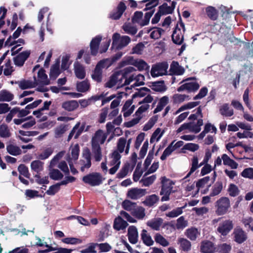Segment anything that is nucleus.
Segmentation results:
<instances>
[{"instance_id":"1","label":"nucleus","mask_w":253,"mask_h":253,"mask_svg":"<svg viewBox=\"0 0 253 253\" xmlns=\"http://www.w3.org/2000/svg\"><path fill=\"white\" fill-rule=\"evenodd\" d=\"M82 157L84 158H101L102 152L100 146L98 142L92 140L91 142V151L87 147H84L82 151Z\"/></svg>"},{"instance_id":"2","label":"nucleus","mask_w":253,"mask_h":253,"mask_svg":"<svg viewBox=\"0 0 253 253\" xmlns=\"http://www.w3.org/2000/svg\"><path fill=\"white\" fill-rule=\"evenodd\" d=\"M162 188L160 191V195H163L161 201L162 202L168 201L169 200V195L174 191L172 190L174 183L165 176L161 178Z\"/></svg>"},{"instance_id":"3","label":"nucleus","mask_w":253,"mask_h":253,"mask_svg":"<svg viewBox=\"0 0 253 253\" xmlns=\"http://www.w3.org/2000/svg\"><path fill=\"white\" fill-rule=\"evenodd\" d=\"M179 23L180 27L182 28V31L180 28L178 27V24H177L173 31L171 36V39L173 42L177 45H181L182 44L184 41V33L185 31V28L184 23L182 21L181 17L179 16Z\"/></svg>"},{"instance_id":"4","label":"nucleus","mask_w":253,"mask_h":253,"mask_svg":"<svg viewBox=\"0 0 253 253\" xmlns=\"http://www.w3.org/2000/svg\"><path fill=\"white\" fill-rule=\"evenodd\" d=\"M215 213L218 215L226 214L230 208V201L228 198L222 197L215 203Z\"/></svg>"},{"instance_id":"5","label":"nucleus","mask_w":253,"mask_h":253,"mask_svg":"<svg viewBox=\"0 0 253 253\" xmlns=\"http://www.w3.org/2000/svg\"><path fill=\"white\" fill-rule=\"evenodd\" d=\"M110 161H107L106 160L104 162L101 164V168L104 173H106L108 171L111 174H114L120 167L121 162L120 159H110Z\"/></svg>"},{"instance_id":"6","label":"nucleus","mask_w":253,"mask_h":253,"mask_svg":"<svg viewBox=\"0 0 253 253\" xmlns=\"http://www.w3.org/2000/svg\"><path fill=\"white\" fill-rule=\"evenodd\" d=\"M83 181L85 183L94 186L100 185L102 182V178L100 173L93 172L84 176Z\"/></svg>"},{"instance_id":"7","label":"nucleus","mask_w":253,"mask_h":253,"mask_svg":"<svg viewBox=\"0 0 253 253\" xmlns=\"http://www.w3.org/2000/svg\"><path fill=\"white\" fill-rule=\"evenodd\" d=\"M168 66V64L166 62H163L155 65L151 69V76L153 77H156L159 76L166 75Z\"/></svg>"},{"instance_id":"8","label":"nucleus","mask_w":253,"mask_h":253,"mask_svg":"<svg viewBox=\"0 0 253 253\" xmlns=\"http://www.w3.org/2000/svg\"><path fill=\"white\" fill-rule=\"evenodd\" d=\"M126 9V6L123 1H120L116 8L112 11L109 14V18L113 20H118L122 16Z\"/></svg>"},{"instance_id":"9","label":"nucleus","mask_w":253,"mask_h":253,"mask_svg":"<svg viewBox=\"0 0 253 253\" xmlns=\"http://www.w3.org/2000/svg\"><path fill=\"white\" fill-rule=\"evenodd\" d=\"M233 224L232 220H225L220 223L217 229V231L222 235H226L233 228Z\"/></svg>"},{"instance_id":"10","label":"nucleus","mask_w":253,"mask_h":253,"mask_svg":"<svg viewBox=\"0 0 253 253\" xmlns=\"http://www.w3.org/2000/svg\"><path fill=\"white\" fill-rule=\"evenodd\" d=\"M30 50H26L19 53L13 58L14 64L18 67L23 66L25 62L30 56Z\"/></svg>"},{"instance_id":"11","label":"nucleus","mask_w":253,"mask_h":253,"mask_svg":"<svg viewBox=\"0 0 253 253\" xmlns=\"http://www.w3.org/2000/svg\"><path fill=\"white\" fill-rule=\"evenodd\" d=\"M147 193L146 190L138 188H131L127 191V196L132 200H137Z\"/></svg>"},{"instance_id":"12","label":"nucleus","mask_w":253,"mask_h":253,"mask_svg":"<svg viewBox=\"0 0 253 253\" xmlns=\"http://www.w3.org/2000/svg\"><path fill=\"white\" fill-rule=\"evenodd\" d=\"M136 159H132L131 163H126L117 174V177L122 178L125 177L129 171H131L136 164Z\"/></svg>"},{"instance_id":"13","label":"nucleus","mask_w":253,"mask_h":253,"mask_svg":"<svg viewBox=\"0 0 253 253\" xmlns=\"http://www.w3.org/2000/svg\"><path fill=\"white\" fill-rule=\"evenodd\" d=\"M200 87V85L196 82L186 83L177 88L178 92L186 90L188 92H195Z\"/></svg>"},{"instance_id":"14","label":"nucleus","mask_w":253,"mask_h":253,"mask_svg":"<svg viewBox=\"0 0 253 253\" xmlns=\"http://www.w3.org/2000/svg\"><path fill=\"white\" fill-rule=\"evenodd\" d=\"M102 36L97 35L93 38L90 43V53L93 56H96L98 52V49Z\"/></svg>"},{"instance_id":"15","label":"nucleus","mask_w":253,"mask_h":253,"mask_svg":"<svg viewBox=\"0 0 253 253\" xmlns=\"http://www.w3.org/2000/svg\"><path fill=\"white\" fill-rule=\"evenodd\" d=\"M148 86L151 87L152 90L160 92H163L167 89L164 81L150 82L148 83Z\"/></svg>"},{"instance_id":"16","label":"nucleus","mask_w":253,"mask_h":253,"mask_svg":"<svg viewBox=\"0 0 253 253\" xmlns=\"http://www.w3.org/2000/svg\"><path fill=\"white\" fill-rule=\"evenodd\" d=\"M127 235L128 240L131 244H136L138 242V233L135 226H130L128 227Z\"/></svg>"},{"instance_id":"17","label":"nucleus","mask_w":253,"mask_h":253,"mask_svg":"<svg viewBox=\"0 0 253 253\" xmlns=\"http://www.w3.org/2000/svg\"><path fill=\"white\" fill-rule=\"evenodd\" d=\"M74 72L76 77L79 79H83L85 77V71L84 67L79 62L74 63Z\"/></svg>"},{"instance_id":"18","label":"nucleus","mask_w":253,"mask_h":253,"mask_svg":"<svg viewBox=\"0 0 253 253\" xmlns=\"http://www.w3.org/2000/svg\"><path fill=\"white\" fill-rule=\"evenodd\" d=\"M235 241L239 244H241L246 240L247 236L245 232L241 228H236L234 233Z\"/></svg>"},{"instance_id":"19","label":"nucleus","mask_w":253,"mask_h":253,"mask_svg":"<svg viewBox=\"0 0 253 253\" xmlns=\"http://www.w3.org/2000/svg\"><path fill=\"white\" fill-rule=\"evenodd\" d=\"M207 161L203 160L202 162L199 163L198 159H192L191 162V167L190 171L187 173L186 177L182 179L183 181L186 182L185 179L188 177L190 175L194 172L197 169L204 165Z\"/></svg>"},{"instance_id":"20","label":"nucleus","mask_w":253,"mask_h":253,"mask_svg":"<svg viewBox=\"0 0 253 253\" xmlns=\"http://www.w3.org/2000/svg\"><path fill=\"white\" fill-rule=\"evenodd\" d=\"M128 226V223L126 221H125L123 218L119 216L115 218L113 227L116 230L119 231L121 230H124Z\"/></svg>"},{"instance_id":"21","label":"nucleus","mask_w":253,"mask_h":253,"mask_svg":"<svg viewBox=\"0 0 253 253\" xmlns=\"http://www.w3.org/2000/svg\"><path fill=\"white\" fill-rule=\"evenodd\" d=\"M163 220L161 218H153L147 221V226L152 229L158 231L163 223Z\"/></svg>"},{"instance_id":"22","label":"nucleus","mask_w":253,"mask_h":253,"mask_svg":"<svg viewBox=\"0 0 253 253\" xmlns=\"http://www.w3.org/2000/svg\"><path fill=\"white\" fill-rule=\"evenodd\" d=\"M177 243L179 245L180 250L184 252H188L191 250V242L186 239L179 238L178 239Z\"/></svg>"},{"instance_id":"23","label":"nucleus","mask_w":253,"mask_h":253,"mask_svg":"<svg viewBox=\"0 0 253 253\" xmlns=\"http://www.w3.org/2000/svg\"><path fill=\"white\" fill-rule=\"evenodd\" d=\"M170 71L175 75H181L184 72V68L179 66L177 61H172L170 65Z\"/></svg>"},{"instance_id":"24","label":"nucleus","mask_w":253,"mask_h":253,"mask_svg":"<svg viewBox=\"0 0 253 253\" xmlns=\"http://www.w3.org/2000/svg\"><path fill=\"white\" fill-rule=\"evenodd\" d=\"M206 12L208 17L212 21H215L218 17V11L212 6H209L206 8Z\"/></svg>"},{"instance_id":"25","label":"nucleus","mask_w":253,"mask_h":253,"mask_svg":"<svg viewBox=\"0 0 253 253\" xmlns=\"http://www.w3.org/2000/svg\"><path fill=\"white\" fill-rule=\"evenodd\" d=\"M79 107V104L76 100H70L64 102L62 107L68 111H73Z\"/></svg>"},{"instance_id":"26","label":"nucleus","mask_w":253,"mask_h":253,"mask_svg":"<svg viewBox=\"0 0 253 253\" xmlns=\"http://www.w3.org/2000/svg\"><path fill=\"white\" fill-rule=\"evenodd\" d=\"M214 249L212 243L210 241L203 242L201 246V251L204 253H213Z\"/></svg>"},{"instance_id":"27","label":"nucleus","mask_w":253,"mask_h":253,"mask_svg":"<svg viewBox=\"0 0 253 253\" xmlns=\"http://www.w3.org/2000/svg\"><path fill=\"white\" fill-rule=\"evenodd\" d=\"M150 174L148 172H145L142 178L140 180V183L142 184L143 186H149L155 180L156 178V175H152L150 176L147 177V175Z\"/></svg>"},{"instance_id":"28","label":"nucleus","mask_w":253,"mask_h":253,"mask_svg":"<svg viewBox=\"0 0 253 253\" xmlns=\"http://www.w3.org/2000/svg\"><path fill=\"white\" fill-rule=\"evenodd\" d=\"M140 236L141 238L145 245L147 246H151L153 245L154 241L150 234L147 233L146 230L143 229Z\"/></svg>"},{"instance_id":"29","label":"nucleus","mask_w":253,"mask_h":253,"mask_svg":"<svg viewBox=\"0 0 253 253\" xmlns=\"http://www.w3.org/2000/svg\"><path fill=\"white\" fill-rule=\"evenodd\" d=\"M220 114L225 117H231L233 115L234 111L233 109H229V104L224 103L219 108Z\"/></svg>"},{"instance_id":"30","label":"nucleus","mask_w":253,"mask_h":253,"mask_svg":"<svg viewBox=\"0 0 253 253\" xmlns=\"http://www.w3.org/2000/svg\"><path fill=\"white\" fill-rule=\"evenodd\" d=\"M185 234L190 240L194 241L200 235V232L197 228L192 227L187 229L185 232Z\"/></svg>"},{"instance_id":"31","label":"nucleus","mask_w":253,"mask_h":253,"mask_svg":"<svg viewBox=\"0 0 253 253\" xmlns=\"http://www.w3.org/2000/svg\"><path fill=\"white\" fill-rule=\"evenodd\" d=\"M14 98V95L5 89L1 90L0 91V101L9 102Z\"/></svg>"},{"instance_id":"32","label":"nucleus","mask_w":253,"mask_h":253,"mask_svg":"<svg viewBox=\"0 0 253 253\" xmlns=\"http://www.w3.org/2000/svg\"><path fill=\"white\" fill-rule=\"evenodd\" d=\"M91 165L90 159H80L76 163L77 167L80 168L82 172H84L85 169H89Z\"/></svg>"},{"instance_id":"33","label":"nucleus","mask_w":253,"mask_h":253,"mask_svg":"<svg viewBox=\"0 0 253 253\" xmlns=\"http://www.w3.org/2000/svg\"><path fill=\"white\" fill-rule=\"evenodd\" d=\"M77 90L80 92H85L90 88V84L87 80L79 82L76 85Z\"/></svg>"},{"instance_id":"34","label":"nucleus","mask_w":253,"mask_h":253,"mask_svg":"<svg viewBox=\"0 0 253 253\" xmlns=\"http://www.w3.org/2000/svg\"><path fill=\"white\" fill-rule=\"evenodd\" d=\"M152 30H153V31L151 33L150 37L151 39L154 40L159 39L162 33L165 32V31L161 28L152 27L147 31V33H149Z\"/></svg>"},{"instance_id":"35","label":"nucleus","mask_w":253,"mask_h":253,"mask_svg":"<svg viewBox=\"0 0 253 253\" xmlns=\"http://www.w3.org/2000/svg\"><path fill=\"white\" fill-rule=\"evenodd\" d=\"M169 99L167 96H164L160 98L157 107L154 110V113L156 114L161 111L164 107L169 103Z\"/></svg>"},{"instance_id":"36","label":"nucleus","mask_w":253,"mask_h":253,"mask_svg":"<svg viewBox=\"0 0 253 253\" xmlns=\"http://www.w3.org/2000/svg\"><path fill=\"white\" fill-rule=\"evenodd\" d=\"M159 197L156 194H152L146 197L143 203L147 206L152 207L158 202Z\"/></svg>"},{"instance_id":"37","label":"nucleus","mask_w":253,"mask_h":253,"mask_svg":"<svg viewBox=\"0 0 253 253\" xmlns=\"http://www.w3.org/2000/svg\"><path fill=\"white\" fill-rule=\"evenodd\" d=\"M60 73L59 63H56L53 64L50 68L49 73L50 78L55 80L58 77Z\"/></svg>"},{"instance_id":"38","label":"nucleus","mask_w":253,"mask_h":253,"mask_svg":"<svg viewBox=\"0 0 253 253\" xmlns=\"http://www.w3.org/2000/svg\"><path fill=\"white\" fill-rule=\"evenodd\" d=\"M135 69L131 66H129L125 68L123 70L116 72L118 76H121L120 81H122L124 78H126L128 75L135 71Z\"/></svg>"},{"instance_id":"39","label":"nucleus","mask_w":253,"mask_h":253,"mask_svg":"<svg viewBox=\"0 0 253 253\" xmlns=\"http://www.w3.org/2000/svg\"><path fill=\"white\" fill-rule=\"evenodd\" d=\"M132 213L137 219H142L145 216V209L142 207H136Z\"/></svg>"},{"instance_id":"40","label":"nucleus","mask_w":253,"mask_h":253,"mask_svg":"<svg viewBox=\"0 0 253 253\" xmlns=\"http://www.w3.org/2000/svg\"><path fill=\"white\" fill-rule=\"evenodd\" d=\"M148 2L146 4V7L143 11L152 10L154 8L157 6L159 4V0H143L140 1L141 3H145Z\"/></svg>"},{"instance_id":"41","label":"nucleus","mask_w":253,"mask_h":253,"mask_svg":"<svg viewBox=\"0 0 253 253\" xmlns=\"http://www.w3.org/2000/svg\"><path fill=\"white\" fill-rule=\"evenodd\" d=\"M50 177L54 180H59L63 177V174L57 169H49Z\"/></svg>"},{"instance_id":"42","label":"nucleus","mask_w":253,"mask_h":253,"mask_svg":"<svg viewBox=\"0 0 253 253\" xmlns=\"http://www.w3.org/2000/svg\"><path fill=\"white\" fill-rule=\"evenodd\" d=\"M223 188L222 183L221 181L216 182L212 188V190L210 193V196H215L218 195Z\"/></svg>"},{"instance_id":"43","label":"nucleus","mask_w":253,"mask_h":253,"mask_svg":"<svg viewBox=\"0 0 253 253\" xmlns=\"http://www.w3.org/2000/svg\"><path fill=\"white\" fill-rule=\"evenodd\" d=\"M45 72V71L43 69H41L38 73V77L43 84L48 85L50 84V81L48 80L47 76Z\"/></svg>"},{"instance_id":"44","label":"nucleus","mask_w":253,"mask_h":253,"mask_svg":"<svg viewBox=\"0 0 253 253\" xmlns=\"http://www.w3.org/2000/svg\"><path fill=\"white\" fill-rule=\"evenodd\" d=\"M35 86V83L29 80H23L19 82V86L23 90L33 88Z\"/></svg>"},{"instance_id":"45","label":"nucleus","mask_w":253,"mask_h":253,"mask_svg":"<svg viewBox=\"0 0 253 253\" xmlns=\"http://www.w3.org/2000/svg\"><path fill=\"white\" fill-rule=\"evenodd\" d=\"M6 149L9 154L13 156H17L22 152L20 148L15 145L9 144L6 146Z\"/></svg>"},{"instance_id":"46","label":"nucleus","mask_w":253,"mask_h":253,"mask_svg":"<svg viewBox=\"0 0 253 253\" xmlns=\"http://www.w3.org/2000/svg\"><path fill=\"white\" fill-rule=\"evenodd\" d=\"M11 136V133L8 126L5 124L0 125V137L8 138Z\"/></svg>"},{"instance_id":"47","label":"nucleus","mask_w":253,"mask_h":253,"mask_svg":"<svg viewBox=\"0 0 253 253\" xmlns=\"http://www.w3.org/2000/svg\"><path fill=\"white\" fill-rule=\"evenodd\" d=\"M185 207V206L182 207L177 208L176 209H173L171 211L169 212L166 213V215L168 217L174 218L178 216L180 214H181L183 212V209H184Z\"/></svg>"},{"instance_id":"48","label":"nucleus","mask_w":253,"mask_h":253,"mask_svg":"<svg viewBox=\"0 0 253 253\" xmlns=\"http://www.w3.org/2000/svg\"><path fill=\"white\" fill-rule=\"evenodd\" d=\"M154 238L156 243L163 247H167L169 245V242L159 233H156Z\"/></svg>"},{"instance_id":"49","label":"nucleus","mask_w":253,"mask_h":253,"mask_svg":"<svg viewBox=\"0 0 253 253\" xmlns=\"http://www.w3.org/2000/svg\"><path fill=\"white\" fill-rule=\"evenodd\" d=\"M158 10L163 15L172 14L173 13L171 9L166 2L159 6Z\"/></svg>"},{"instance_id":"50","label":"nucleus","mask_w":253,"mask_h":253,"mask_svg":"<svg viewBox=\"0 0 253 253\" xmlns=\"http://www.w3.org/2000/svg\"><path fill=\"white\" fill-rule=\"evenodd\" d=\"M118 80H120L119 79V76L115 72L110 77L109 81L106 84V86L109 88H111L116 84Z\"/></svg>"},{"instance_id":"51","label":"nucleus","mask_w":253,"mask_h":253,"mask_svg":"<svg viewBox=\"0 0 253 253\" xmlns=\"http://www.w3.org/2000/svg\"><path fill=\"white\" fill-rule=\"evenodd\" d=\"M155 11V9H153L152 10L145 13L144 19L142 20L140 23V25L141 27L147 25L149 24L150 19L153 15Z\"/></svg>"},{"instance_id":"52","label":"nucleus","mask_w":253,"mask_h":253,"mask_svg":"<svg viewBox=\"0 0 253 253\" xmlns=\"http://www.w3.org/2000/svg\"><path fill=\"white\" fill-rule=\"evenodd\" d=\"M122 206L125 210L132 211L136 207V203L129 200H125L123 202Z\"/></svg>"},{"instance_id":"53","label":"nucleus","mask_w":253,"mask_h":253,"mask_svg":"<svg viewBox=\"0 0 253 253\" xmlns=\"http://www.w3.org/2000/svg\"><path fill=\"white\" fill-rule=\"evenodd\" d=\"M143 171L144 170L141 169V164L138 163L133 174V179L135 182L139 180L143 172Z\"/></svg>"},{"instance_id":"54","label":"nucleus","mask_w":253,"mask_h":253,"mask_svg":"<svg viewBox=\"0 0 253 253\" xmlns=\"http://www.w3.org/2000/svg\"><path fill=\"white\" fill-rule=\"evenodd\" d=\"M31 169L37 172L42 171L43 169V163L39 160L33 161L31 165Z\"/></svg>"},{"instance_id":"55","label":"nucleus","mask_w":253,"mask_h":253,"mask_svg":"<svg viewBox=\"0 0 253 253\" xmlns=\"http://www.w3.org/2000/svg\"><path fill=\"white\" fill-rule=\"evenodd\" d=\"M91 76L93 80L97 83H100L102 81V71L101 70L98 69V67L95 68L93 73Z\"/></svg>"},{"instance_id":"56","label":"nucleus","mask_w":253,"mask_h":253,"mask_svg":"<svg viewBox=\"0 0 253 253\" xmlns=\"http://www.w3.org/2000/svg\"><path fill=\"white\" fill-rule=\"evenodd\" d=\"M210 178L209 176H206L198 181L196 183V186L198 189L203 188L205 186L209 187L211 186V184H209Z\"/></svg>"},{"instance_id":"57","label":"nucleus","mask_w":253,"mask_h":253,"mask_svg":"<svg viewBox=\"0 0 253 253\" xmlns=\"http://www.w3.org/2000/svg\"><path fill=\"white\" fill-rule=\"evenodd\" d=\"M62 242L67 244H71V245H77L80 244L82 243V240L73 237H69L63 239L62 240Z\"/></svg>"},{"instance_id":"58","label":"nucleus","mask_w":253,"mask_h":253,"mask_svg":"<svg viewBox=\"0 0 253 253\" xmlns=\"http://www.w3.org/2000/svg\"><path fill=\"white\" fill-rule=\"evenodd\" d=\"M227 191L229 195L232 197H236L239 193L238 187L234 184H230L229 185Z\"/></svg>"},{"instance_id":"59","label":"nucleus","mask_w":253,"mask_h":253,"mask_svg":"<svg viewBox=\"0 0 253 253\" xmlns=\"http://www.w3.org/2000/svg\"><path fill=\"white\" fill-rule=\"evenodd\" d=\"M143 12L140 11H136L134 13V14L131 18V22L133 23H137L140 25L141 20L143 17Z\"/></svg>"},{"instance_id":"60","label":"nucleus","mask_w":253,"mask_h":253,"mask_svg":"<svg viewBox=\"0 0 253 253\" xmlns=\"http://www.w3.org/2000/svg\"><path fill=\"white\" fill-rule=\"evenodd\" d=\"M188 96L185 94H175L172 98L174 103H180L183 102Z\"/></svg>"},{"instance_id":"61","label":"nucleus","mask_w":253,"mask_h":253,"mask_svg":"<svg viewBox=\"0 0 253 253\" xmlns=\"http://www.w3.org/2000/svg\"><path fill=\"white\" fill-rule=\"evenodd\" d=\"M243 222L247 230L253 231V219L252 217L244 218Z\"/></svg>"},{"instance_id":"62","label":"nucleus","mask_w":253,"mask_h":253,"mask_svg":"<svg viewBox=\"0 0 253 253\" xmlns=\"http://www.w3.org/2000/svg\"><path fill=\"white\" fill-rule=\"evenodd\" d=\"M97 247L96 243H92L89 244L88 247L84 250L80 251L81 253H96L95 249Z\"/></svg>"},{"instance_id":"63","label":"nucleus","mask_w":253,"mask_h":253,"mask_svg":"<svg viewBox=\"0 0 253 253\" xmlns=\"http://www.w3.org/2000/svg\"><path fill=\"white\" fill-rule=\"evenodd\" d=\"M231 249L230 245L224 243L220 245L218 247L219 253H229Z\"/></svg>"},{"instance_id":"64","label":"nucleus","mask_w":253,"mask_h":253,"mask_svg":"<svg viewBox=\"0 0 253 253\" xmlns=\"http://www.w3.org/2000/svg\"><path fill=\"white\" fill-rule=\"evenodd\" d=\"M241 175L245 178L253 179V168L245 169L241 173Z\"/></svg>"}]
</instances>
